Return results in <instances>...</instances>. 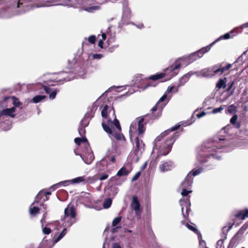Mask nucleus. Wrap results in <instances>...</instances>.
<instances>
[{
    "instance_id": "f257e3e1",
    "label": "nucleus",
    "mask_w": 248,
    "mask_h": 248,
    "mask_svg": "<svg viewBox=\"0 0 248 248\" xmlns=\"http://www.w3.org/2000/svg\"><path fill=\"white\" fill-rule=\"evenodd\" d=\"M58 0H39L33 4L31 0H0V17L9 18L34 8L48 7Z\"/></svg>"
},
{
    "instance_id": "f03ea898",
    "label": "nucleus",
    "mask_w": 248,
    "mask_h": 248,
    "mask_svg": "<svg viewBox=\"0 0 248 248\" xmlns=\"http://www.w3.org/2000/svg\"><path fill=\"white\" fill-rule=\"evenodd\" d=\"M181 124H177L171 127L157 136L154 140V148L158 149L157 155L155 158V161L158 162L161 156H165L170 153L175 140L179 138L180 133L175 132L172 135L171 132L176 131L181 128Z\"/></svg>"
},
{
    "instance_id": "7ed1b4c3",
    "label": "nucleus",
    "mask_w": 248,
    "mask_h": 248,
    "mask_svg": "<svg viewBox=\"0 0 248 248\" xmlns=\"http://www.w3.org/2000/svg\"><path fill=\"white\" fill-rule=\"evenodd\" d=\"M243 58V55H242L232 64L230 63L217 64L211 68L204 69L201 71H190L185 75V78L190 77H212L226 76L231 72L230 68L232 67L234 69L237 70L239 69L238 66H242L244 64Z\"/></svg>"
},
{
    "instance_id": "20e7f679",
    "label": "nucleus",
    "mask_w": 248,
    "mask_h": 248,
    "mask_svg": "<svg viewBox=\"0 0 248 248\" xmlns=\"http://www.w3.org/2000/svg\"><path fill=\"white\" fill-rule=\"evenodd\" d=\"M180 67V63L176 62L174 65L164 69L163 72L156 73L149 78H164V77L173 78L177 75Z\"/></svg>"
},
{
    "instance_id": "39448f33",
    "label": "nucleus",
    "mask_w": 248,
    "mask_h": 248,
    "mask_svg": "<svg viewBox=\"0 0 248 248\" xmlns=\"http://www.w3.org/2000/svg\"><path fill=\"white\" fill-rule=\"evenodd\" d=\"M217 143V141H207L204 143L202 150L204 152H207L209 153L206 155V158H208L211 156H213L214 155V153L216 152L217 150L218 149V148H217L216 144Z\"/></svg>"
},
{
    "instance_id": "423d86ee",
    "label": "nucleus",
    "mask_w": 248,
    "mask_h": 248,
    "mask_svg": "<svg viewBox=\"0 0 248 248\" xmlns=\"http://www.w3.org/2000/svg\"><path fill=\"white\" fill-rule=\"evenodd\" d=\"M163 108V105H159V103H156L151 109V113L144 115V117L145 118L149 117L153 120L158 119L161 116Z\"/></svg>"
},
{
    "instance_id": "0eeeda50",
    "label": "nucleus",
    "mask_w": 248,
    "mask_h": 248,
    "mask_svg": "<svg viewBox=\"0 0 248 248\" xmlns=\"http://www.w3.org/2000/svg\"><path fill=\"white\" fill-rule=\"evenodd\" d=\"M131 208L134 210L137 219H140L141 217L142 209L138 198L136 196H133L130 204Z\"/></svg>"
},
{
    "instance_id": "6e6552de",
    "label": "nucleus",
    "mask_w": 248,
    "mask_h": 248,
    "mask_svg": "<svg viewBox=\"0 0 248 248\" xmlns=\"http://www.w3.org/2000/svg\"><path fill=\"white\" fill-rule=\"evenodd\" d=\"M51 194V192L46 191L45 189L41 190L37 195L35 200L32 203L34 204L35 203H38L40 201L45 202L49 200V196Z\"/></svg>"
},
{
    "instance_id": "1a4fd4ad",
    "label": "nucleus",
    "mask_w": 248,
    "mask_h": 248,
    "mask_svg": "<svg viewBox=\"0 0 248 248\" xmlns=\"http://www.w3.org/2000/svg\"><path fill=\"white\" fill-rule=\"evenodd\" d=\"M174 167V164L171 160L162 162L159 166V170L162 172H165L171 170Z\"/></svg>"
},
{
    "instance_id": "9d476101",
    "label": "nucleus",
    "mask_w": 248,
    "mask_h": 248,
    "mask_svg": "<svg viewBox=\"0 0 248 248\" xmlns=\"http://www.w3.org/2000/svg\"><path fill=\"white\" fill-rule=\"evenodd\" d=\"M123 16L126 18H129L131 17V11L128 6V1L124 0L123 2Z\"/></svg>"
},
{
    "instance_id": "9b49d317",
    "label": "nucleus",
    "mask_w": 248,
    "mask_h": 248,
    "mask_svg": "<svg viewBox=\"0 0 248 248\" xmlns=\"http://www.w3.org/2000/svg\"><path fill=\"white\" fill-rule=\"evenodd\" d=\"M76 213L74 206H68L64 210V218L70 217L74 218L76 217Z\"/></svg>"
},
{
    "instance_id": "f8f14e48",
    "label": "nucleus",
    "mask_w": 248,
    "mask_h": 248,
    "mask_svg": "<svg viewBox=\"0 0 248 248\" xmlns=\"http://www.w3.org/2000/svg\"><path fill=\"white\" fill-rule=\"evenodd\" d=\"M193 178L192 177L191 173L189 172L186 177L185 180L182 183L181 186L182 187L187 188L191 187L193 183Z\"/></svg>"
},
{
    "instance_id": "ddd939ff",
    "label": "nucleus",
    "mask_w": 248,
    "mask_h": 248,
    "mask_svg": "<svg viewBox=\"0 0 248 248\" xmlns=\"http://www.w3.org/2000/svg\"><path fill=\"white\" fill-rule=\"evenodd\" d=\"M135 153L137 155L139 151L144 149V144L143 141L139 137H136L135 140Z\"/></svg>"
},
{
    "instance_id": "4468645a",
    "label": "nucleus",
    "mask_w": 248,
    "mask_h": 248,
    "mask_svg": "<svg viewBox=\"0 0 248 248\" xmlns=\"http://www.w3.org/2000/svg\"><path fill=\"white\" fill-rule=\"evenodd\" d=\"M235 218L240 219L242 220L248 218V208H244L238 211L234 216Z\"/></svg>"
},
{
    "instance_id": "2eb2a0df",
    "label": "nucleus",
    "mask_w": 248,
    "mask_h": 248,
    "mask_svg": "<svg viewBox=\"0 0 248 248\" xmlns=\"http://www.w3.org/2000/svg\"><path fill=\"white\" fill-rule=\"evenodd\" d=\"M16 111V108L15 107H12L9 108H5L0 111V115H6L10 116L12 118H14L15 117V114L14 113Z\"/></svg>"
},
{
    "instance_id": "dca6fc26",
    "label": "nucleus",
    "mask_w": 248,
    "mask_h": 248,
    "mask_svg": "<svg viewBox=\"0 0 248 248\" xmlns=\"http://www.w3.org/2000/svg\"><path fill=\"white\" fill-rule=\"evenodd\" d=\"M146 119V118H145L144 116L143 117L140 118L138 122V133L139 136L142 135L145 131V127L144 126L143 122Z\"/></svg>"
},
{
    "instance_id": "f3484780",
    "label": "nucleus",
    "mask_w": 248,
    "mask_h": 248,
    "mask_svg": "<svg viewBox=\"0 0 248 248\" xmlns=\"http://www.w3.org/2000/svg\"><path fill=\"white\" fill-rule=\"evenodd\" d=\"M213 45H211V44L210 45L205 47H203L201 49L196 51L195 53L198 58L199 59L202 58L204 54L208 52L210 50L211 47Z\"/></svg>"
},
{
    "instance_id": "a211bd4d",
    "label": "nucleus",
    "mask_w": 248,
    "mask_h": 248,
    "mask_svg": "<svg viewBox=\"0 0 248 248\" xmlns=\"http://www.w3.org/2000/svg\"><path fill=\"white\" fill-rule=\"evenodd\" d=\"M112 110H113V114L114 115H115V111H114L113 108H112ZM107 123L108 124H113L115 126L116 128L118 129L119 132H121V130H122L121 126L120 125V124L119 120L116 119V116H115V119H114L113 122H112L111 121L110 118H108V120H107Z\"/></svg>"
},
{
    "instance_id": "6ab92c4d",
    "label": "nucleus",
    "mask_w": 248,
    "mask_h": 248,
    "mask_svg": "<svg viewBox=\"0 0 248 248\" xmlns=\"http://www.w3.org/2000/svg\"><path fill=\"white\" fill-rule=\"evenodd\" d=\"M199 58L197 57V56L195 52H193V53L190 54L187 57H186L184 59H182L181 60H184V61H186L187 62V64H189V63L193 62L195 61H196Z\"/></svg>"
},
{
    "instance_id": "aec40b11",
    "label": "nucleus",
    "mask_w": 248,
    "mask_h": 248,
    "mask_svg": "<svg viewBox=\"0 0 248 248\" xmlns=\"http://www.w3.org/2000/svg\"><path fill=\"white\" fill-rule=\"evenodd\" d=\"M236 31V29H233L232 31L226 33L223 35H221L220 37L217 38L214 42L211 43V45H214L217 42L222 40V39H230L231 36V34L234 32Z\"/></svg>"
},
{
    "instance_id": "412c9836",
    "label": "nucleus",
    "mask_w": 248,
    "mask_h": 248,
    "mask_svg": "<svg viewBox=\"0 0 248 248\" xmlns=\"http://www.w3.org/2000/svg\"><path fill=\"white\" fill-rule=\"evenodd\" d=\"M180 204L181 206L182 212L184 211V206L191 205L190 202V196H187L186 198L184 197L180 200Z\"/></svg>"
},
{
    "instance_id": "4be33fe9",
    "label": "nucleus",
    "mask_w": 248,
    "mask_h": 248,
    "mask_svg": "<svg viewBox=\"0 0 248 248\" xmlns=\"http://www.w3.org/2000/svg\"><path fill=\"white\" fill-rule=\"evenodd\" d=\"M102 126L104 130L109 135V137L113 136V128L110 127L108 124H107L104 122H103L102 123Z\"/></svg>"
},
{
    "instance_id": "5701e85b",
    "label": "nucleus",
    "mask_w": 248,
    "mask_h": 248,
    "mask_svg": "<svg viewBox=\"0 0 248 248\" xmlns=\"http://www.w3.org/2000/svg\"><path fill=\"white\" fill-rule=\"evenodd\" d=\"M234 215L233 217L234 218H232L233 222L232 224H231L228 228L226 226H224L222 228V233L225 235H226L227 233L229 232V231L232 228V226L235 224V220L236 219H239L238 218H235Z\"/></svg>"
},
{
    "instance_id": "b1692460",
    "label": "nucleus",
    "mask_w": 248,
    "mask_h": 248,
    "mask_svg": "<svg viewBox=\"0 0 248 248\" xmlns=\"http://www.w3.org/2000/svg\"><path fill=\"white\" fill-rule=\"evenodd\" d=\"M98 180L97 175H95L93 176L86 177L85 176V184H93L96 182Z\"/></svg>"
},
{
    "instance_id": "393cba45",
    "label": "nucleus",
    "mask_w": 248,
    "mask_h": 248,
    "mask_svg": "<svg viewBox=\"0 0 248 248\" xmlns=\"http://www.w3.org/2000/svg\"><path fill=\"white\" fill-rule=\"evenodd\" d=\"M32 203L30 207V214L33 216H36L37 214L39 213L40 208L39 207L32 206Z\"/></svg>"
},
{
    "instance_id": "a878e982",
    "label": "nucleus",
    "mask_w": 248,
    "mask_h": 248,
    "mask_svg": "<svg viewBox=\"0 0 248 248\" xmlns=\"http://www.w3.org/2000/svg\"><path fill=\"white\" fill-rule=\"evenodd\" d=\"M74 141L78 146H79L81 143H87L88 145H89V143L86 137L76 138L75 139Z\"/></svg>"
},
{
    "instance_id": "bb28decb",
    "label": "nucleus",
    "mask_w": 248,
    "mask_h": 248,
    "mask_svg": "<svg viewBox=\"0 0 248 248\" xmlns=\"http://www.w3.org/2000/svg\"><path fill=\"white\" fill-rule=\"evenodd\" d=\"M128 173L129 171L127 170L124 167H123L118 170L117 173V175L120 177L127 175L128 174Z\"/></svg>"
},
{
    "instance_id": "cd10ccee",
    "label": "nucleus",
    "mask_w": 248,
    "mask_h": 248,
    "mask_svg": "<svg viewBox=\"0 0 248 248\" xmlns=\"http://www.w3.org/2000/svg\"><path fill=\"white\" fill-rule=\"evenodd\" d=\"M226 78H220V80L217 84V87L218 89L225 88L226 87Z\"/></svg>"
},
{
    "instance_id": "c85d7f7f",
    "label": "nucleus",
    "mask_w": 248,
    "mask_h": 248,
    "mask_svg": "<svg viewBox=\"0 0 248 248\" xmlns=\"http://www.w3.org/2000/svg\"><path fill=\"white\" fill-rule=\"evenodd\" d=\"M237 119V116L235 114L234 115L231 119L230 120V123L233 124L235 125V127L237 128H239L240 127V123H236V121Z\"/></svg>"
},
{
    "instance_id": "c756f323",
    "label": "nucleus",
    "mask_w": 248,
    "mask_h": 248,
    "mask_svg": "<svg viewBox=\"0 0 248 248\" xmlns=\"http://www.w3.org/2000/svg\"><path fill=\"white\" fill-rule=\"evenodd\" d=\"M100 9V6H92L91 7H86L83 9L84 10L89 12V13H93L95 11H97Z\"/></svg>"
},
{
    "instance_id": "7c9ffc66",
    "label": "nucleus",
    "mask_w": 248,
    "mask_h": 248,
    "mask_svg": "<svg viewBox=\"0 0 248 248\" xmlns=\"http://www.w3.org/2000/svg\"><path fill=\"white\" fill-rule=\"evenodd\" d=\"M66 232L67 229L64 228L62 232L60 233L58 237L54 240V243H56L59 241L63 237V236L66 234Z\"/></svg>"
},
{
    "instance_id": "2f4dec72",
    "label": "nucleus",
    "mask_w": 248,
    "mask_h": 248,
    "mask_svg": "<svg viewBox=\"0 0 248 248\" xmlns=\"http://www.w3.org/2000/svg\"><path fill=\"white\" fill-rule=\"evenodd\" d=\"M186 226L189 230L193 231L195 233L198 234L199 238H200V237H202L201 233L198 232V230L196 228L188 224L187 223H186Z\"/></svg>"
},
{
    "instance_id": "473e14b6",
    "label": "nucleus",
    "mask_w": 248,
    "mask_h": 248,
    "mask_svg": "<svg viewBox=\"0 0 248 248\" xmlns=\"http://www.w3.org/2000/svg\"><path fill=\"white\" fill-rule=\"evenodd\" d=\"M112 204V200L110 198H107L106 199L103 203V207L105 209H108L110 207Z\"/></svg>"
},
{
    "instance_id": "72a5a7b5",
    "label": "nucleus",
    "mask_w": 248,
    "mask_h": 248,
    "mask_svg": "<svg viewBox=\"0 0 248 248\" xmlns=\"http://www.w3.org/2000/svg\"><path fill=\"white\" fill-rule=\"evenodd\" d=\"M46 96L45 95H38L35 96H34L33 99L32 101L35 103H37L40 102L43 99H44L46 98Z\"/></svg>"
},
{
    "instance_id": "f704fd0d",
    "label": "nucleus",
    "mask_w": 248,
    "mask_h": 248,
    "mask_svg": "<svg viewBox=\"0 0 248 248\" xmlns=\"http://www.w3.org/2000/svg\"><path fill=\"white\" fill-rule=\"evenodd\" d=\"M85 181V176H80L77 178H75L72 179L71 182L73 183H79L81 182H83L84 183Z\"/></svg>"
},
{
    "instance_id": "c9c22d12",
    "label": "nucleus",
    "mask_w": 248,
    "mask_h": 248,
    "mask_svg": "<svg viewBox=\"0 0 248 248\" xmlns=\"http://www.w3.org/2000/svg\"><path fill=\"white\" fill-rule=\"evenodd\" d=\"M108 106L107 105H106L102 111H101V115L102 116L103 118H105V119H107L108 118Z\"/></svg>"
},
{
    "instance_id": "e433bc0d",
    "label": "nucleus",
    "mask_w": 248,
    "mask_h": 248,
    "mask_svg": "<svg viewBox=\"0 0 248 248\" xmlns=\"http://www.w3.org/2000/svg\"><path fill=\"white\" fill-rule=\"evenodd\" d=\"M122 219V217L121 216H119L116 218H115L112 222V227H117V225L119 224L121 220Z\"/></svg>"
},
{
    "instance_id": "4c0bfd02",
    "label": "nucleus",
    "mask_w": 248,
    "mask_h": 248,
    "mask_svg": "<svg viewBox=\"0 0 248 248\" xmlns=\"http://www.w3.org/2000/svg\"><path fill=\"white\" fill-rule=\"evenodd\" d=\"M112 137H115L116 138V139H117V140H125L124 135L120 133H113V136H111L110 138H112Z\"/></svg>"
},
{
    "instance_id": "58836bf2",
    "label": "nucleus",
    "mask_w": 248,
    "mask_h": 248,
    "mask_svg": "<svg viewBox=\"0 0 248 248\" xmlns=\"http://www.w3.org/2000/svg\"><path fill=\"white\" fill-rule=\"evenodd\" d=\"M87 114H86L85 117L81 121L80 125L84 127H87L89 124V121L86 119Z\"/></svg>"
},
{
    "instance_id": "ea45409f",
    "label": "nucleus",
    "mask_w": 248,
    "mask_h": 248,
    "mask_svg": "<svg viewBox=\"0 0 248 248\" xmlns=\"http://www.w3.org/2000/svg\"><path fill=\"white\" fill-rule=\"evenodd\" d=\"M236 111V107L234 105H231L229 106L227 109H226V113H233Z\"/></svg>"
},
{
    "instance_id": "a19ab883",
    "label": "nucleus",
    "mask_w": 248,
    "mask_h": 248,
    "mask_svg": "<svg viewBox=\"0 0 248 248\" xmlns=\"http://www.w3.org/2000/svg\"><path fill=\"white\" fill-rule=\"evenodd\" d=\"M182 191L181 192V195L183 196V197H186L187 196H189L188 195L189 193H191L192 192V191L191 190H187L186 189L187 188L182 187Z\"/></svg>"
},
{
    "instance_id": "79ce46f5",
    "label": "nucleus",
    "mask_w": 248,
    "mask_h": 248,
    "mask_svg": "<svg viewBox=\"0 0 248 248\" xmlns=\"http://www.w3.org/2000/svg\"><path fill=\"white\" fill-rule=\"evenodd\" d=\"M13 103L14 105V107L15 108L16 107H18L21 105V103L19 102L18 98L16 97L15 96H12V97Z\"/></svg>"
},
{
    "instance_id": "37998d69",
    "label": "nucleus",
    "mask_w": 248,
    "mask_h": 248,
    "mask_svg": "<svg viewBox=\"0 0 248 248\" xmlns=\"http://www.w3.org/2000/svg\"><path fill=\"white\" fill-rule=\"evenodd\" d=\"M78 133L81 137H85V134H86L85 127H84L80 125V126L78 128Z\"/></svg>"
},
{
    "instance_id": "c03bdc74",
    "label": "nucleus",
    "mask_w": 248,
    "mask_h": 248,
    "mask_svg": "<svg viewBox=\"0 0 248 248\" xmlns=\"http://www.w3.org/2000/svg\"><path fill=\"white\" fill-rule=\"evenodd\" d=\"M98 177V180H100L101 181H103L107 179L108 175L107 173H99L98 174H96Z\"/></svg>"
},
{
    "instance_id": "a18cd8bd",
    "label": "nucleus",
    "mask_w": 248,
    "mask_h": 248,
    "mask_svg": "<svg viewBox=\"0 0 248 248\" xmlns=\"http://www.w3.org/2000/svg\"><path fill=\"white\" fill-rule=\"evenodd\" d=\"M38 87H39V89H43L46 93L48 94L49 93L50 89L48 87L42 84L38 85Z\"/></svg>"
},
{
    "instance_id": "49530a36",
    "label": "nucleus",
    "mask_w": 248,
    "mask_h": 248,
    "mask_svg": "<svg viewBox=\"0 0 248 248\" xmlns=\"http://www.w3.org/2000/svg\"><path fill=\"white\" fill-rule=\"evenodd\" d=\"M203 169L202 168H200L197 170H194L192 171V173L191 174L192 176H195L201 173Z\"/></svg>"
},
{
    "instance_id": "de8ad7c7",
    "label": "nucleus",
    "mask_w": 248,
    "mask_h": 248,
    "mask_svg": "<svg viewBox=\"0 0 248 248\" xmlns=\"http://www.w3.org/2000/svg\"><path fill=\"white\" fill-rule=\"evenodd\" d=\"M190 205L184 206V207H186V214H184V212H182V214L183 215L184 217L185 218H187L188 217L189 212L190 211Z\"/></svg>"
},
{
    "instance_id": "09e8293b",
    "label": "nucleus",
    "mask_w": 248,
    "mask_h": 248,
    "mask_svg": "<svg viewBox=\"0 0 248 248\" xmlns=\"http://www.w3.org/2000/svg\"><path fill=\"white\" fill-rule=\"evenodd\" d=\"M225 107V106L223 105V106H221L220 107H219L218 108H214L212 110V113H217L220 112Z\"/></svg>"
},
{
    "instance_id": "8fccbe9b",
    "label": "nucleus",
    "mask_w": 248,
    "mask_h": 248,
    "mask_svg": "<svg viewBox=\"0 0 248 248\" xmlns=\"http://www.w3.org/2000/svg\"><path fill=\"white\" fill-rule=\"evenodd\" d=\"M90 57H91L93 59H101L103 57V55L101 54H93Z\"/></svg>"
},
{
    "instance_id": "3c124183",
    "label": "nucleus",
    "mask_w": 248,
    "mask_h": 248,
    "mask_svg": "<svg viewBox=\"0 0 248 248\" xmlns=\"http://www.w3.org/2000/svg\"><path fill=\"white\" fill-rule=\"evenodd\" d=\"M69 181H64V182H61L57 184H56V185H53L52 186H51L50 187V189H52L53 190H54L55 189H56L57 188V186L59 185H62V184H64V183H69Z\"/></svg>"
},
{
    "instance_id": "603ef678",
    "label": "nucleus",
    "mask_w": 248,
    "mask_h": 248,
    "mask_svg": "<svg viewBox=\"0 0 248 248\" xmlns=\"http://www.w3.org/2000/svg\"><path fill=\"white\" fill-rule=\"evenodd\" d=\"M42 231L45 234H49L51 233V230L49 228L45 227L43 228Z\"/></svg>"
},
{
    "instance_id": "864d4df0",
    "label": "nucleus",
    "mask_w": 248,
    "mask_h": 248,
    "mask_svg": "<svg viewBox=\"0 0 248 248\" xmlns=\"http://www.w3.org/2000/svg\"><path fill=\"white\" fill-rule=\"evenodd\" d=\"M58 91H59V90L55 89L54 91H53L52 92H51L49 94V98L51 99H54L55 98L57 93Z\"/></svg>"
},
{
    "instance_id": "5fc2aeb1",
    "label": "nucleus",
    "mask_w": 248,
    "mask_h": 248,
    "mask_svg": "<svg viewBox=\"0 0 248 248\" xmlns=\"http://www.w3.org/2000/svg\"><path fill=\"white\" fill-rule=\"evenodd\" d=\"M96 40V37L94 35H91L88 38V41L91 44H94Z\"/></svg>"
},
{
    "instance_id": "6e6d98bb",
    "label": "nucleus",
    "mask_w": 248,
    "mask_h": 248,
    "mask_svg": "<svg viewBox=\"0 0 248 248\" xmlns=\"http://www.w3.org/2000/svg\"><path fill=\"white\" fill-rule=\"evenodd\" d=\"M115 40V36H111L109 37L107 40L108 45H109L111 43L114 42Z\"/></svg>"
},
{
    "instance_id": "4d7b16f0",
    "label": "nucleus",
    "mask_w": 248,
    "mask_h": 248,
    "mask_svg": "<svg viewBox=\"0 0 248 248\" xmlns=\"http://www.w3.org/2000/svg\"><path fill=\"white\" fill-rule=\"evenodd\" d=\"M140 175V171H139L137 173H136L135 174V175L132 178V181H135L137 180L139 178Z\"/></svg>"
},
{
    "instance_id": "13d9d810",
    "label": "nucleus",
    "mask_w": 248,
    "mask_h": 248,
    "mask_svg": "<svg viewBox=\"0 0 248 248\" xmlns=\"http://www.w3.org/2000/svg\"><path fill=\"white\" fill-rule=\"evenodd\" d=\"M167 98V95L164 94L159 100V101L156 103H159V105H162L160 104V103L164 101L166 98Z\"/></svg>"
},
{
    "instance_id": "bf43d9fd",
    "label": "nucleus",
    "mask_w": 248,
    "mask_h": 248,
    "mask_svg": "<svg viewBox=\"0 0 248 248\" xmlns=\"http://www.w3.org/2000/svg\"><path fill=\"white\" fill-rule=\"evenodd\" d=\"M206 115V113L204 111H202L196 114L198 118H200Z\"/></svg>"
},
{
    "instance_id": "052dcab7",
    "label": "nucleus",
    "mask_w": 248,
    "mask_h": 248,
    "mask_svg": "<svg viewBox=\"0 0 248 248\" xmlns=\"http://www.w3.org/2000/svg\"><path fill=\"white\" fill-rule=\"evenodd\" d=\"M89 155H90V162L84 161L87 164H90L94 159L93 155L92 154H90Z\"/></svg>"
},
{
    "instance_id": "680f3d73",
    "label": "nucleus",
    "mask_w": 248,
    "mask_h": 248,
    "mask_svg": "<svg viewBox=\"0 0 248 248\" xmlns=\"http://www.w3.org/2000/svg\"><path fill=\"white\" fill-rule=\"evenodd\" d=\"M174 88H175L174 86H169L168 89H167V90L166 93H171L172 91V90Z\"/></svg>"
},
{
    "instance_id": "e2e57ef3",
    "label": "nucleus",
    "mask_w": 248,
    "mask_h": 248,
    "mask_svg": "<svg viewBox=\"0 0 248 248\" xmlns=\"http://www.w3.org/2000/svg\"><path fill=\"white\" fill-rule=\"evenodd\" d=\"M103 44H104V42H103V40H100L98 42V45L100 48H103Z\"/></svg>"
},
{
    "instance_id": "0e129e2a",
    "label": "nucleus",
    "mask_w": 248,
    "mask_h": 248,
    "mask_svg": "<svg viewBox=\"0 0 248 248\" xmlns=\"http://www.w3.org/2000/svg\"><path fill=\"white\" fill-rule=\"evenodd\" d=\"M108 158L109 160L110 161H111V162L114 163L115 161V156H114V155H112V156H110V157H108Z\"/></svg>"
},
{
    "instance_id": "69168bd1",
    "label": "nucleus",
    "mask_w": 248,
    "mask_h": 248,
    "mask_svg": "<svg viewBox=\"0 0 248 248\" xmlns=\"http://www.w3.org/2000/svg\"><path fill=\"white\" fill-rule=\"evenodd\" d=\"M113 248H121V247L118 243H115L113 244Z\"/></svg>"
},
{
    "instance_id": "338daca9",
    "label": "nucleus",
    "mask_w": 248,
    "mask_h": 248,
    "mask_svg": "<svg viewBox=\"0 0 248 248\" xmlns=\"http://www.w3.org/2000/svg\"><path fill=\"white\" fill-rule=\"evenodd\" d=\"M241 27L242 29L248 27V22L243 24V25H241Z\"/></svg>"
},
{
    "instance_id": "774afa93",
    "label": "nucleus",
    "mask_w": 248,
    "mask_h": 248,
    "mask_svg": "<svg viewBox=\"0 0 248 248\" xmlns=\"http://www.w3.org/2000/svg\"><path fill=\"white\" fill-rule=\"evenodd\" d=\"M102 39L101 40H103V41H104L105 40H106V35L105 33H103L102 34Z\"/></svg>"
}]
</instances>
